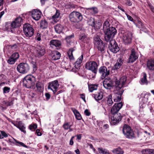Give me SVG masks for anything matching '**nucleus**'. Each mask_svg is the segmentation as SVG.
I'll return each instance as SVG.
<instances>
[{
    "instance_id": "7",
    "label": "nucleus",
    "mask_w": 154,
    "mask_h": 154,
    "mask_svg": "<svg viewBox=\"0 0 154 154\" xmlns=\"http://www.w3.org/2000/svg\"><path fill=\"white\" fill-rule=\"evenodd\" d=\"M125 136L129 139H132L135 137L133 131L131 127L127 125H125L122 130Z\"/></svg>"
},
{
    "instance_id": "21",
    "label": "nucleus",
    "mask_w": 154,
    "mask_h": 154,
    "mask_svg": "<svg viewBox=\"0 0 154 154\" xmlns=\"http://www.w3.org/2000/svg\"><path fill=\"white\" fill-rule=\"evenodd\" d=\"M13 26L15 28L21 26L23 23V20L20 17H18L16 18L12 22Z\"/></svg>"
},
{
    "instance_id": "41",
    "label": "nucleus",
    "mask_w": 154,
    "mask_h": 154,
    "mask_svg": "<svg viewBox=\"0 0 154 154\" xmlns=\"http://www.w3.org/2000/svg\"><path fill=\"white\" fill-rule=\"evenodd\" d=\"M110 26V24L108 20H106L104 23L103 25V29L104 31L108 29Z\"/></svg>"
},
{
    "instance_id": "28",
    "label": "nucleus",
    "mask_w": 154,
    "mask_h": 154,
    "mask_svg": "<svg viewBox=\"0 0 154 154\" xmlns=\"http://www.w3.org/2000/svg\"><path fill=\"white\" fill-rule=\"evenodd\" d=\"M16 127L24 134L26 133V131L25 130L26 128L24 126V124L22 123L21 121L18 122Z\"/></svg>"
},
{
    "instance_id": "23",
    "label": "nucleus",
    "mask_w": 154,
    "mask_h": 154,
    "mask_svg": "<svg viewBox=\"0 0 154 154\" xmlns=\"http://www.w3.org/2000/svg\"><path fill=\"white\" fill-rule=\"evenodd\" d=\"M151 94L149 93H147L146 92H143L140 95L142 99V101L143 103H146L148 101L149 97L150 96Z\"/></svg>"
},
{
    "instance_id": "29",
    "label": "nucleus",
    "mask_w": 154,
    "mask_h": 154,
    "mask_svg": "<svg viewBox=\"0 0 154 154\" xmlns=\"http://www.w3.org/2000/svg\"><path fill=\"white\" fill-rule=\"evenodd\" d=\"M147 67L150 70H154V60H148L147 63Z\"/></svg>"
},
{
    "instance_id": "3",
    "label": "nucleus",
    "mask_w": 154,
    "mask_h": 154,
    "mask_svg": "<svg viewBox=\"0 0 154 154\" xmlns=\"http://www.w3.org/2000/svg\"><path fill=\"white\" fill-rule=\"evenodd\" d=\"M105 34V41L108 42L112 40L113 38L117 32V30L114 27H111L108 29L104 31Z\"/></svg>"
},
{
    "instance_id": "6",
    "label": "nucleus",
    "mask_w": 154,
    "mask_h": 154,
    "mask_svg": "<svg viewBox=\"0 0 154 154\" xmlns=\"http://www.w3.org/2000/svg\"><path fill=\"white\" fill-rule=\"evenodd\" d=\"M23 31L24 35L28 38L31 37L34 34L33 29L28 23L24 24L23 26Z\"/></svg>"
},
{
    "instance_id": "36",
    "label": "nucleus",
    "mask_w": 154,
    "mask_h": 154,
    "mask_svg": "<svg viewBox=\"0 0 154 154\" xmlns=\"http://www.w3.org/2000/svg\"><path fill=\"white\" fill-rule=\"evenodd\" d=\"M60 14L59 11L56 10L55 14L52 17L53 20L54 22L56 23L57 21V19L59 18Z\"/></svg>"
},
{
    "instance_id": "51",
    "label": "nucleus",
    "mask_w": 154,
    "mask_h": 154,
    "mask_svg": "<svg viewBox=\"0 0 154 154\" xmlns=\"http://www.w3.org/2000/svg\"><path fill=\"white\" fill-rule=\"evenodd\" d=\"M10 88L7 87H5L3 88V93H8L10 91Z\"/></svg>"
},
{
    "instance_id": "62",
    "label": "nucleus",
    "mask_w": 154,
    "mask_h": 154,
    "mask_svg": "<svg viewBox=\"0 0 154 154\" xmlns=\"http://www.w3.org/2000/svg\"><path fill=\"white\" fill-rule=\"evenodd\" d=\"M149 6L151 11L154 13V7L151 4H149Z\"/></svg>"
},
{
    "instance_id": "8",
    "label": "nucleus",
    "mask_w": 154,
    "mask_h": 154,
    "mask_svg": "<svg viewBox=\"0 0 154 154\" xmlns=\"http://www.w3.org/2000/svg\"><path fill=\"white\" fill-rule=\"evenodd\" d=\"M17 71L20 73L25 74L29 70V66L26 63H20L17 67Z\"/></svg>"
},
{
    "instance_id": "18",
    "label": "nucleus",
    "mask_w": 154,
    "mask_h": 154,
    "mask_svg": "<svg viewBox=\"0 0 154 154\" xmlns=\"http://www.w3.org/2000/svg\"><path fill=\"white\" fill-rule=\"evenodd\" d=\"M45 50L43 47L37 46L35 49V52L36 56L39 57L43 56L45 53Z\"/></svg>"
},
{
    "instance_id": "9",
    "label": "nucleus",
    "mask_w": 154,
    "mask_h": 154,
    "mask_svg": "<svg viewBox=\"0 0 154 154\" xmlns=\"http://www.w3.org/2000/svg\"><path fill=\"white\" fill-rule=\"evenodd\" d=\"M108 48L112 52L116 53L119 50L118 45L115 40L110 41L109 42Z\"/></svg>"
},
{
    "instance_id": "34",
    "label": "nucleus",
    "mask_w": 154,
    "mask_h": 154,
    "mask_svg": "<svg viewBox=\"0 0 154 154\" xmlns=\"http://www.w3.org/2000/svg\"><path fill=\"white\" fill-rule=\"evenodd\" d=\"M97 150L100 154H110L107 149L102 148H98Z\"/></svg>"
},
{
    "instance_id": "47",
    "label": "nucleus",
    "mask_w": 154,
    "mask_h": 154,
    "mask_svg": "<svg viewBox=\"0 0 154 154\" xmlns=\"http://www.w3.org/2000/svg\"><path fill=\"white\" fill-rule=\"evenodd\" d=\"M16 60L12 58L11 57H10L7 60V62L10 64H13L16 62Z\"/></svg>"
},
{
    "instance_id": "5",
    "label": "nucleus",
    "mask_w": 154,
    "mask_h": 154,
    "mask_svg": "<svg viewBox=\"0 0 154 154\" xmlns=\"http://www.w3.org/2000/svg\"><path fill=\"white\" fill-rule=\"evenodd\" d=\"M99 65L94 61H90L87 62L85 65L86 69L91 70L93 73L96 74L97 72V68Z\"/></svg>"
},
{
    "instance_id": "38",
    "label": "nucleus",
    "mask_w": 154,
    "mask_h": 154,
    "mask_svg": "<svg viewBox=\"0 0 154 154\" xmlns=\"http://www.w3.org/2000/svg\"><path fill=\"white\" fill-rule=\"evenodd\" d=\"M94 40L95 46L102 41L100 38V37L97 35H95L94 36Z\"/></svg>"
},
{
    "instance_id": "60",
    "label": "nucleus",
    "mask_w": 154,
    "mask_h": 154,
    "mask_svg": "<svg viewBox=\"0 0 154 154\" xmlns=\"http://www.w3.org/2000/svg\"><path fill=\"white\" fill-rule=\"evenodd\" d=\"M35 133L38 136H41L42 135L41 133L40 132V130L38 129L36 130L35 132Z\"/></svg>"
},
{
    "instance_id": "52",
    "label": "nucleus",
    "mask_w": 154,
    "mask_h": 154,
    "mask_svg": "<svg viewBox=\"0 0 154 154\" xmlns=\"http://www.w3.org/2000/svg\"><path fill=\"white\" fill-rule=\"evenodd\" d=\"M74 36L73 35H71L69 36H66L65 38L66 40L68 43H69L70 42V39Z\"/></svg>"
},
{
    "instance_id": "61",
    "label": "nucleus",
    "mask_w": 154,
    "mask_h": 154,
    "mask_svg": "<svg viewBox=\"0 0 154 154\" xmlns=\"http://www.w3.org/2000/svg\"><path fill=\"white\" fill-rule=\"evenodd\" d=\"M126 15L128 19L129 20H130L131 21H133V19L131 16H130L128 14H126Z\"/></svg>"
},
{
    "instance_id": "30",
    "label": "nucleus",
    "mask_w": 154,
    "mask_h": 154,
    "mask_svg": "<svg viewBox=\"0 0 154 154\" xmlns=\"http://www.w3.org/2000/svg\"><path fill=\"white\" fill-rule=\"evenodd\" d=\"M94 97L96 100H100L102 99L103 97V93L101 91H99L97 94H94Z\"/></svg>"
},
{
    "instance_id": "17",
    "label": "nucleus",
    "mask_w": 154,
    "mask_h": 154,
    "mask_svg": "<svg viewBox=\"0 0 154 154\" xmlns=\"http://www.w3.org/2000/svg\"><path fill=\"white\" fill-rule=\"evenodd\" d=\"M117 90V92L115 93L113 97L114 101L115 102H119L121 100L122 95L124 92L122 88L119 90L118 89Z\"/></svg>"
},
{
    "instance_id": "49",
    "label": "nucleus",
    "mask_w": 154,
    "mask_h": 154,
    "mask_svg": "<svg viewBox=\"0 0 154 154\" xmlns=\"http://www.w3.org/2000/svg\"><path fill=\"white\" fill-rule=\"evenodd\" d=\"M14 140L16 142V143L18 144H16V145L18 146H21L23 147H24L25 148H27L28 147L26 145H25L24 143L22 142H19L17 141V140L14 139Z\"/></svg>"
},
{
    "instance_id": "40",
    "label": "nucleus",
    "mask_w": 154,
    "mask_h": 154,
    "mask_svg": "<svg viewBox=\"0 0 154 154\" xmlns=\"http://www.w3.org/2000/svg\"><path fill=\"white\" fill-rule=\"evenodd\" d=\"M140 84L141 85L145 84L147 85V81L146 79V75L145 73L143 74V77L141 80Z\"/></svg>"
},
{
    "instance_id": "37",
    "label": "nucleus",
    "mask_w": 154,
    "mask_h": 154,
    "mask_svg": "<svg viewBox=\"0 0 154 154\" xmlns=\"http://www.w3.org/2000/svg\"><path fill=\"white\" fill-rule=\"evenodd\" d=\"M74 48H71L69 49L67 52V54L70 60H73L74 59V57L73 55L72 52L75 51Z\"/></svg>"
},
{
    "instance_id": "59",
    "label": "nucleus",
    "mask_w": 154,
    "mask_h": 154,
    "mask_svg": "<svg viewBox=\"0 0 154 154\" xmlns=\"http://www.w3.org/2000/svg\"><path fill=\"white\" fill-rule=\"evenodd\" d=\"M142 152L143 154H148V149L143 150L142 151Z\"/></svg>"
},
{
    "instance_id": "19",
    "label": "nucleus",
    "mask_w": 154,
    "mask_h": 154,
    "mask_svg": "<svg viewBox=\"0 0 154 154\" xmlns=\"http://www.w3.org/2000/svg\"><path fill=\"white\" fill-rule=\"evenodd\" d=\"M79 39L82 43H88L90 40V38L84 33H82L79 35Z\"/></svg>"
},
{
    "instance_id": "53",
    "label": "nucleus",
    "mask_w": 154,
    "mask_h": 154,
    "mask_svg": "<svg viewBox=\"0 0 154 154\" xmlns=\"http://www.w3.org/2000/svg\"><path fill=\"white\" fill-rule=\"evenodd\" d=\"M2 136H3V138L4 137H8V134L4 131H1Z\"/></svg>"
},
{
    "instance_id": "31",
    "label": "nucleus",
    "mask_w": 154,
    "mask_h": 154,
    "mask_svg": "<svg viewBox=\"0 0 154 154\" xmlns=\"http://www.w3.org/2000/svg\"><path fill=\"white\" fill-rule=\"evenodd\" d=\"M63 28V26L60 24H57L54 27V29L56 32L59 34L62 32Z\"/></svg>"
},
{
    "instance_id": "58",
    "label": "nucleus",
    "mask_w": 154,
    "mask_h": 154,
    "mask_svg": "<svg viewBox=\"0 0 154 154\" xmlns=\"http://www.w3.org/2000/svg\"><path fill=\"white\" fill-rule=\"evenodd\" d=\"M75 136H73L71 137L69 141V144L71 145H73L74 142L73 141V139L74 138Z\"/></svg>"
},
{
    "instance_id": "56",
    "label": "nucleus",
    "mask_w": 154,
    "mask_h": 154,
    "mask_svg": "<svg viewBox=\"0 0 154 154\" xmlns=\"http://www.w3.org/2000/svg\"><path fill=\"white\" fill-rule=\"evenodd\" d=\"M85 114L87 116H89L91 114L90 112L87 109H86L84 111Z\"/></svg>"
},
{
    "instance_id": "1",
    "label": "nucleus",
    "mask_w": 154,
    "mask_h": 154,
    "mask_svg": "<svg viewBox=\"0 0 154 154\" xmlns=\"http://www.w3.org/2000/svg\"><path fill=\"white\" fill-rule=\"evenodd\" d=\"M126 80L127 77L125 76H122L119 79L115 76L109 83H105L104 82L103 83V85L106 89H110L111 87H115L116 90H119L125 85Z\"/></svg>"
},
{
    "instance_id": "32",
    "label": "nucleus",
    "mask_w": 154,
    "mask_h": 154,
    "mask_svg": "<svg viewBox=\"0 0 154 154\" xmlns=\"http://www.w3.org/2000/svg\"><path fill=\"white\" fill-rule=\"evenodd\" d=\"M71 110L74 113L76 118L78 120L81 119L82 117L79 112L75 109L72 108Z\"/></svg>"
},
{
    "instance_id": "26",
    "label": "nucleus",
    "mask_w": 154,
    "mask_h": 154,
    "mask_svg": "<svg viewBox=\"0 0 154 154\" xmlns=\"http://www.w3.org/2000/svg\"><path fill=\"white\" fill-rule=\"evenodd\" d=\"M95 46L97 48L98 50L100 51L101 53H104L106 47L105 44L103 41L100 42L97 45H95Z\"/></svg>"
},
{
    "instance_id": "39",
    "label": "nucleus",
    "mask_w": 154,
    "mask_h": 154,
    "mask_svg": "<svg viewBox=\"0 0 154 154\" xmlns=\"http://www.w3.org/2000/svg\"><path fill=\"white\" fill-rule=\"evenodd\" d=\"M107 104L109 106H111L113 103L112 100V96L111 94L109 95L107 97Z\"/></svg>"
},
{
    "instance_id": "14",
    "label": "nucleus",
    "mask_w": 154,
    "mask_h": 154,
    "mask_svg": "<svg viewBox=\"0 0 154 154\" xmlns=\"http://www.w3.org/2000/svg\"><path fill=\"white\" fill-rule=\"evenodd\" d=\"M113 116L111 117V123L115 125L119 123L122 119V116L121 113H118L113 114Z\"/></svg>"
},
{
    "instance_id": "16",
    "label": "nucleus",
    "mask_w": 154,
    "mask_h": 154,
    "mask_svg": "<svg viewBox=\"0 0 154 154\" xmlns=\"http://www.w3.org/2000/svg\"><path fill=\"white\" fill-rule=\"evenodd\" d=\"M42 14L40 11L36 10H33L32 12L31 16L34 20L37 21L41 18Z\"/></svg>"
},
{
    "instance_id": "63",
    "label": "nucleus",
    "mask_w": 154,
    "mask_h": 154,
    "mask_svg": "<svg viewBox=\"0 0 154 154\" xmlns=\"http://www.w3.org/2000/svg\"><path fill=\"white\" fill-rule=\"evenodd\" d=\"M90 9H92L94 12V13L96 14L98 12V10L97 8H91Z\"/></svg>"
},
{
    "instance_id": "12",
    "label": "nucleus",
    "mask_w": 154,
    "mask_h": 154,
    "mask_svg": "<svg viewBox=\"0 0 154 154\" xmlns=\"http://www.w3.org/2000/svg\"><path fill=\"white\" fill-rule=\"evenodd\" d=\"M138 57V54L136 50L134 48L131 50V52L128 58L129 63H133L134 62Z\"/></svg>"
},
{
    "instance_id": "45",
    "label": "nucleus",
    "mask_w": 154,
    "mask_h": 154,
    "mask_svg": "<svg viewBox=\"0 0 154 154\" xmlns=\"http://www.w3.org/2000/svg\"><path fill=\"white\" fill-rule=\"evenodd\" d=\"M87 23L88 25L93 26L95 23L94 18L93 17H91L88 20Z\"/></svg>"
},
{
    "instance_id": "48",
    "label": "nucleus",
    "mask_w": 154,
    "mask_h": 154,
    "mask_svg": "<svg viewBox=\"0 0 154 154\" xmlns=\"http://www.w3.org/2000/svg\"><path fill=\"white\" fill-rule=\"evenodd\" d=\"M71 125H70V122H66L64 123L63 125V128L65 130H67L70 128Z\"/></svg>"
},
{
    "instance_id": "2",
    "label": "nucleus",
    "mask_w": 154,
    "mask_h": 154,
    "mask_svg": "<svg viewBox=\"0 0 154 154\" xmlns=\"http://www.w3.org/2000/svg\"><path fill=\"white\" fill-rule=\"evenodd\" d=\"M36 81V78L32 75H28L23 79V85L27 88L33 89Z\"/></svg>"
},
{
    "instance_id": "11",
    "label": "nucleus",
    "mask_w": 154,
    "mask_h": 154,
    "mask_svg": "<svg viewBox=\"0 0 154 154\" xmlns=\"http://www.w3.org/2000/svg\"><path fill=\"white\" fill-rule=\"evenodd\" d=\"M59 85L58 81L55 80L49 83L48 88V89H50L52 90L54 94H55L57 91Z\"/></svg>"
},
{
    "instance_id": "50",
    "label": "nucleus",
    "mask_w": 154,
    "mask_h": 154,
    "mask_svg": "<svg viewBox=\"0 0 154 154\" xmlns=\"http://www.w3.org/2000/svg\"><path fill=\"white\" fill-rule=\"evenodd\" d=\"M37 128V125L35 124H33L32 125H30L29 126V129L32 131H34Z\"/></svg>"
},
{
    "instance_id": "44",
    "label": "nucleus",
    "mask_w": 154,
    "mask_h": 154,
    "mask_svg": "<svg viewBox=\"0 0 154 154\" xmlns=\"http://www.w3.org/2000/svg\"><path fill=\"white\" fill-rule=\"evenodd\" d=\"M89 91L92 92L93 91L97 89V85H91L88 86Z\"/></svg>"
},
{
    "instance_id": "54",
    "label": "nucleus",
    "mask_w": 154,
    "mask_h": 154,
    "mask_svg": "<svg viewBox=\"0 0 154 154\" xmlns=\"http://www.w3.org/2000/svg\"><path fill=\"white\" fill-rule=\"evenodd\" d=\"M10 46L11 49L14 50H16L17 49V45L15 44L13 45H10Z\"/></svg>"
},
{
    "instance_id": "27",
    "label": "nucleus",
    "mask_w": 154,
    "mask_h": 154,
    "mask_svg": "<svg viewBox=\"0 0 154 154\" xmlns=\"http://www.w3.org/2000/svg\"><path fill=\"white\" fill-rule=\"evenodd\" d=\"M50 44L51 46L52 45L59 48L61 47V42L57 40H52L50 41Z\"/></svg>"
},
{
    "instance_id": "15",
    "label": "nucleus",
    "mask_w": 154,
    "mask_h": 154,
    "mask_svg": "<svg viewBox=\"0 0 154 154\" xmlns=\"http://www.w3.org/2000/svg\"><path fill=\"white\" fill-rule=\"evenodd\" d=\"M122 102L115 103L111 109V112L112 114L118 113V112L123 106Z\"/></svg>"
},
{
    "instance_id": "4",
    "label": "nucleus",
    "mask_w": 154,
    "mask_h": 154,
    "mask_svg": "<svg viewBox=\"0 0 154 154\" xmlns=\"http://www.w3.org/2000/svg\"><path fill=\"white\" fill-rule=\"evenodd\" d=\"M70 21L72 22H78L81 21L83 18L82 14L78 12L73 11L71 13L69 16Z\"/></svg>"
},
{
    "instance_id": "43",
    "label": "nucleus",
    "mask_w": 154,
    "mask_h": 154,
    "mask_svg": "<svg viewBox=\"0 0 154 154\" xmlns=\"http://www.w3.org/2000/svg\"><path fill=\"white\" fill-rule=\"evenodd\" d=\"M102 25L101 23L99 22H96L94 23V26L92 27L95 30H97L99 29Z\"/></svg>"
},
{
    "instance_id": "13",
    "label": "nucleus",
    "mask_w": 154,
    "mask_h": 154,
    "mask_svg": "<svg viewBox=\"0 0 154 154\" xmlns=\"http://www.w3.org/2000/svg\"><path fill=\"white\" fill-rule=\"evenodd\" d=\"M99 73L101 75V78L103 79L109 74V70H108L106 67L102 66L100 67L98 70Z\"/></svg>"
},
{
    "instance_id": "35",
    "label": "nucleus",
    "mask_w": 154,
    "mask_h": 154,
    "mask_svg": "<svg viewBox=\"0 0 154 154\" xmlns=\"http://www.w3.org/2000/svg\"><path fill=\"white\" fill-rule=\"evenodd\" d=\"M112 152L116 154H123L124 151L120 148H115L112 150Z\"/></svg>"
},
{
    "instance_id": "10",
    "label": "nucleus",
    "mask_w": 154,
    "mask_h": 154,
    "mask_svg": "<svg viewBox=\"0 0 154 154\" xmlns=\"http://www.w3.org/2000/svg\"><path fill=\"white\" fill-rule=\"evenodd\" d=\"M132 34L129 32L126 31L124 33L123 35V42L126 45L130 44L131 41Z\"/></svg>"
},
{
    "instance_id": "20",
    "label": "nucleus",
    "mask_w": 154,
    "mask_h": 154,
    "mask_svg": "<svg viewBox=\"0 0 154 154\" xmlns=\"http://www.w3.org/2000/svg\"><path fill=\"white\" fill-rule=\"evenodd\" d=\"M13 25L12 22H8L5 23V27L6 30L11 31L12 33H14L15 28Z\"/></svg>"
},
{
    "instance_id": "25",
    "label": "nucleus",
    "mask_w": 154,
    "mask_h": 154,
    "mask_svg": "<svg viewBox=\"0 0 154 154\" xmlns=\"http://www.w3.org/2000/svg\"><path fill=\"white\" fill-rule=\"evenodd\" d=\"M51 57L52 60H56L60 59L61 57V54L58 51H54L52 52Z\"/></svg>"
},
{
    "instance_id": "64",
    "label": "nucleus",
    "mask_w": 154,
    "mask_h": 154,
    "mask_svg": "<svg viewBox=\"0 0 154 154\" xmlns=\"http://www.w3.org/2000/svg\"><path fill=\"white\" fill-rule=\"evenodd\" d=\"M148 154H154V149H148Z\"/></svg>"
},
{
    "instance_id": "46",
    "label": "nucleus",
    "mask_w": 154,
    "mask_h": 154,
    "mask_svg": "<svg viewBox=\"0 0 154 154\" xmlns=\"http://www.w3.org/2000/svg\"><path fill=\"white\" fill-rule=\"evenodd\" d=\"M19 53L17 52L13 53L11 56L16 61L19 58Z\"/></svg>"
},
{
    "instance_id": "55",
    "label": "nucleus",
    "mask_w": 154,
    "mask_h": 154,
    "mask_svg": "<svg viewBox=\"0 0 154 154\" xmlns=\"http://www.w3.org/2000/svg\"><path fill=\"white\" fill-rule=\"evenodd\" d=\"M41 34L39 33H37V35L36 37H35L36 38V39L38 41H40L41 40Z\"/></svg>"
},
{
    "instance_id": "57",
    "label": "nucleus",
    "mask_w": 154,
    "mask_h": 154,
    "mask_svg": "<svg viewBox=\"0 0 154 154\" xmlns=\"http://www.w3.org/2000/svg\"><path fill=\"white\" fill-rule=\"evenodd\" d=\"M45 95L46 97V100H48L50 98L51 95L49 93H45Z\"/></svg>"
},
{
    "instance_id": "24",
    "label": "nucleus",
    "mask_w": 154,
    "mask_h": 154,
    "mask_svg": "<svg viewBox=\"0 0 154 154\" xmlns=\"http://www.w3.org/2000/svg\"><path fill=\"white\" fill-rule=\"evenodd\" d=\"M83 59V56L82 54L77 60L74 63V67L77 69L78 70L80 69L81 66V64L82 63Z\"/></svg>"
},
{
    "instance_id": "42",
    "label": "nucleus",
    "mask_w": 154,
    "mask_h": 154,
    "mask_svg": "<svg viewBox=\"0 0 154 154\" xmlns=\"http://www.w3.org/2000/svg\"><path fill=\"white\" fill-rule=\"evenodd\" d=\"M48 23L45 20H42L40 23V27L42 29H45L48 27Z\"/></svg>"
},
{
    "instance_id": "33",
    "label": "nucleus",
    "mask_w": 154,
    "mask_h": 154,
    "mask_svg": "<svg viewBox=\"0 0 154 154\" xmlns=\"http://www.w3.org/2000/svg\"><path fill=\"white\" fill-rule=\"evenodd\" d=\"M36 86L37 90L40 92H43L44 90V85L42 83L38 82L36 84Z\"/></svg>"
},
{
    "instance_id": "22",
    "label": "nucleus",
    "mask_w": 154,
    "mask_h": 154,
    "mask_svg": "<svg viewBox=\"0 0 154 154\" xmlns=\"http://www.w3.org/2000/svg\"><path fill=\"white\" fill-rule=\"evenodd\" d=\"M123 59L121 58H119L113 66V69L114 70H117L120 68L123 64Z\"/></svg>"
}]
</instances>
